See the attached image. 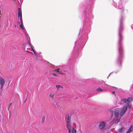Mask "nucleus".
I'll use <instances>...</instances> for the list:
<instances>
[{"instance_id": "nucleus-25", "label": "nucleus", "mask_w": 133, "mask_h": 133, "mask_svg": "<svg viewBox=\"0 0 133 133\" xmlns=\"http://www.w3.org/2000/svg\"><path fill=\"white\" fill-rule=\"evenodd\" d=\"M113 120H114V119H112V120H111V122H112V121H113Z\"/></svg>"}, {"instance_id": "nucleus-5", "label": "nucleus", "mask_w": 133, "mask_h": 133, "mask_svg": "<svg viewBox=\"0 0 133 133\" xmlns=\"http://www.w3.org/2000/svg\"><path fill=\"white\" fill-rule=\"evenodd\" d=\"M5 83V81L4 80L2 77H1L0 80V84L1 85V89L2 88L4 85Z\"/></svg>"}, {"instance_id": "nucleus-8", "label": "nucleus", "mask_w": 133, "mask_h": 133, "mask_svg": "<svg viewBox=\"0 0 133 133\" xmlns=\"http://www.w3.org/2000/svg\"><path fill=\"white\" fill-rule=\"evenodd\" d=\"M133 100L131 98H128L126 99L127 104H129V103Z\"/></svg>"}, {"instance_id": "nucleus-11", "label": "nucleus", "mask_w": 133, "mask_h": 133, "mask_svg": "<svg viewBox=\"0 0 133 133\" xmlns=\"http://www.w3.org/2000/svg\"><path fill=\"white\" fill-rule=\"evenodd\" d=\"M125 106L127 107V109L128 107L130 109H131L132 107V106L129 104H126Z\"/></svg>"}, {"instance_id": "nucleus-13", "label": "nucleus", "mask_w": 133, "mask_h": 133, "mask_svg": "<svg viewBox=\"0 0 133 133\" xmlns=\"http://www.w3.org/2000/svg\"><path fill=\"white\" fill-rule=\"evenodd\" d=\"M124 129V127H122L118 130V131L119 132H121Z\"/></svg>"}, {"instance_id": "nucleus-28", "label": "nucleus", "mask_w": 133, "mask_h": 133, "mask_svg": "<svg viewBox=\"0 0 133 133\" xmlns=\"http://www.w3.org/2000/svg\"><path fill=\"white\" fill-rule=\"evenodd\" d=\"M11 104V103H10V105H9V107H10V105Z\"/></svg>"}, {"instance_id": "nucleus-16", "label": "nucleus", "mask_w": 133, "mask_h": 133, "mask_svg": "<svg viewBox=\"0 0 133 133\" xmlns=\"http://www.w3.org/2000/svg\"><path fill=\"white\" fill-rule=\"evenodd\" d=\"M56 88H57V90L60 87L63 88L62 87L59 85H56Z\"/></svg>"}, {"instance_id": "nucleus-15", "label": "nucleus", "mask_w": 133, "mask_h": 133, "mask_svg": "<svg viewBox=\"0 0 133 133\" xmlns=\"http://www.w3.org/2000/svg\"><path fill=\"white\" fill-rule=\"evenodd\" d=\"M67 128L68 129L69 131V133H70L71 132V126L70 127H67Z\"/></svg>"}, {"instance_id": "nucleus-3", "label": "nucleus", "mask_w": 133, "mask_h": 133, "mask_svg": "<svg viewBox=\"0 0 133 133\" xmlns=\"http://www.w3.org/2000/svg\"><path fill=\"white\" fill-rule=\"evenodd\" d=\"M126 106H124L121 110L120 112V115L121 116H122L125 114L127 110Z\"/></svg>"}, {"instance_id": "nucleus-21", "label": "nucleus", "mask_w": 133, "mask_h": 133, "mask_svg": "<svg viewBox=\"0 0 133 133\" xmlns=\"http://www.w3.org/2000/svg\"><path fill=\"white\" fill-rule=\"evenodd\" d=\"M45 119L44 118H42V122L43 123L44 122V121Z\"/></svg>"}, {"instance_id": "nucleus-2", "label": "nucleus", "mask_w": 133, "mask_h": 133, "mask_svg": "<svg viewBox=\"0 0 133 133\" xmlns=\"http://www.w3.org/2000/svg\"><path fill=\"white\" fill-rule=\"evenodd\" d=\"M106 125V123L104 121H103L100 122L98 125V127L101 130L104 131L106 130L105 126Z\"/></svg>"}, {"instance_id": "nucleus-26", "label": "nucleus", "mask_w": 133, "mask_h": 133, "mask_svg": "<svg viewBox=\"0 0 133 133\" xmlns=\"http://www.w3.org/2000/svg\"><path fill=\"white\" fill-rule=\"evenodd\" d=\"M59 73H60V74H62V73H61V72H60V71H59Z\"/></svg>"}, {"instance_id": "nucleus-30", "label": "nucleus", "mask_w": 133, "mask_h": 133, "mask_svg": "<svg viewBox=\"0 0 133 133\" xmlns=\"http://www.w3.org/2000/svg\"><path fill=\"white\" fill-rule=\"evenodd\" d=\"M115 93V92H113V93Z\"/></svg>"}, {"instance_id": "nucleus-4", "label": "nucleus", "mask_w": 133, "mask_h": 133, "mask_svg": "<svg viewBox=\"0 0 133 133\" xmlns=\"http://www.w3.org/2000/svg\"><path fill=\"white\" fill-rule=\"evenodd\" d=\"M123 30V25L122 23L121 22L119 26V41H121L122 38V36L121 34V31Z\"/></svg>"}, {"instance_id": "nucleus-20", "label": "nucleus", "mask_w": 133, "mask_h": 133, "mask_svg": "<svg viewBox=\"0 0 133 133\" xmlns=\"http://www.w3.org/2000/svg\"><path fill=\"white\" fill-rule=\"evenodd\" d=\"M32 50L34 52L35 54H36V53H35V50H34L32 48Z\"/></svg>"}, {"instance_id": "nucleus-23", "label": "nucleus", "mask_w": 133, "mask_h": 133, "mask_svg": "<svg viewBox=\"0 0 133 133\" xmlns=\"http://www.w3.org/2000/svg\"><path fill=\"white\" fill-rule=\"evenodd\" d=\"M20 23V22H18V23H17V26H18L19 25H18V23Z\"/></svg>"}, {"instance_id": "nucleus-19", "label": "nucleus", "mask_w": 133, "mask_h": 133, "mask_svg": "<svg viewBox=\"0 0 133 133\" xmlns=\"http://www.w3.org/2000/svg\"><path fill=\"white\" fill-rule=\"evenodd\" d=\"M22 23V24H21L20 25V26L23 29H24V28H23V25H22V22H21Z\"/></svg>"}, {"instance_id": "nucleus-17", "label": "nucleus", "mask_w": 133, "mask_h": 133, "mask_svg": "<svg viewBox=\"0 0 133 133\" xmlns=\"http://www.w3.org/2000/svg\"><path fill=\"white\" fill-rule=\"evenodd\" d=\"M96 90L101 92L102 91V90L100 88H98L97 89H96Z\"/></svg>"}, {"instance_id": "nucleus-7", "label": "nucleus", "mask_w": 133, "mask_h": 133, "mask_svg": "<svg viewBox=\"0 0 133 133\" xmlns=\"http://www.w3.org/2000/svg\"><path fill=\"white\" fill-rule=\"evenodd\" d=\"M133 130V128L132 126H131L125 133H130Z\"/></svg>"}, {"instance_id": "nucleus-12", "label": "nucleus", "mask_w": 133, "mask_h": 133, "mask_svg": "<svg viewBox=\"0 0 133 133\" xmlns=\"http://www.w3.org/2000/svg\"><path fill=\"white\" fill-rule=\"evenodd\" d=\"M71 131L72 133H76V130L73 128L72 129Z\"/></svg>"}, {"instance_id": "nucleus-29", "label": "nucleus", "mask_w": 133, "mask_h": 133, "mask_svg": "<svg viewBox=\"0 0 133 133\" xmlns=\"http://www.w3.org/2000/svg\"><path fill=\"white\" fill-rule=\"evenodd\" d=\"M26 99H25V101H26Z\"/></svg>"}, {"instance_id": "nucleus-27", "label": "nucleus", "mask_w": 133, "mask_h": 133, "mask_svg": "<svg viewBox=\"0 0 133 133\" xmlns=\"http://www.w3.org/2000/svg\"><path fill=\"white\" fill-rule=\"evenodd\" d=\"M121 48H120V49H119V51H120L121 50Z\"/></svg>"}, {"instance_id": "nucleus-18", "label": "nucleus", "mask_w": 133, "mask_h": 133, "mask_svg": "<svg viewBox=\"0 0 133 133\" xmlns=\"http://www.w3.org/2000/svg\"><path fill=\"white\" fill-rule=\"evenodd\" d=\"M59 68H58L57 69H56L54 71H56V72H59Z\"/></svg>"}, {"instance_id": "nucleus-22", "label": "nucleus", "mask_w": 133, "mask_h": 133, "mask_svg": "<svg viewBox=\"0 0 133 133\" xmlns=\"http://www.w3.org/2000/svg\"><path fill=\"white\" fill-rule=\"evenodd\" d=\"M53 75L57 77V75L55 74H53Z\"/></svg>"}, {"instance_id": "nucleus-6", "label": "nucleus", "mask_w": 133, "mask_h": 133, "mask_svg": "<svg viewBox=\"0 0 133 133\" xmlns=\"http://www.w3.org/2000/svg\"><path fill=\"white\" fill-rule=\"evenodd\" d=\"M18 17H20V20L21 22H22V13L21 10L20 8H18Z\"/></svg>"}, {"instance_id": "nucleus-1", "label": "nucleus", "mask_w": 133, "mask_h": 133, "mask_svg": "<svg viewBox=\"0 0 133 133\" xmlns=\"http://www.w3.org/2000/svg\"><path fill=\"white\" fill-rule=\"evenodd\" d=\"M65 120L66 122V127L71 126V116L69 114H67L65 117Z\"/></svg>"}, {"instance_id": "nucleus-10", "label": "nucleus", "mask_w": 133, "mask_h": 133, "mask_svg": "<svg viewBox=\"0 0 133 133\" xmlns=\"http://www.w3.org/2000/svg\"><path fill=\"white\" fill-rule=\"evenodd\" d=\"M55 94H52V92L50 93V97L52 99H53Z\"/></svg>"}, {"instance_id": "nucleus-14", "label": "nucleus", "mask_w": 133, "mask_h": 133, "mask_svg": "<svg viewBox=\"0 0 133 133\" xmlns=\"http://www.w3.org/2000/svg\"><path fill=\"white\" fill-rule=\"evenodd\" d=\"M121 101L124 102L125 103H127L126 99L125 98H123L121 100Z\"/></svg>"}, {"instance_id": "nucleus-24", "label": "nucleus", "mask_w": 133, "mask_h": 133, "mask_svg": "<svg viewBox=\"0 0 133 133\" xmlns=\"http://www.w3.org/2000/svg\"><path fill=\"white\" fill-rule=\"evenodd\" d=\"M16 25H15V28H16Z\"/></svg>"}, {"instance_id": "nucleus-9", "label": "nucleus", "mask_w": 133, "mask_h": 133, "mask_svg": "<svg viewBox=\"0 0 133 133\" xmlns=\"http://www.w3.org/2000/svg\"><path fill=\"white\" fill-rule=\"evenodd\" d=\"M114 113L116 117H117L119 115L118 111L117 110H115L114 111Z\"/></svg>"}]
</instances>
